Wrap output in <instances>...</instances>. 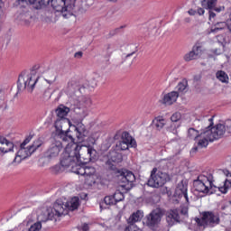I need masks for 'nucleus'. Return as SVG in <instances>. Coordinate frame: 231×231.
<instances>
[{
	"instance_id": "nucleus-29",
	"label": "nucleus",
	"mask_w": 231,
	"mask_h": 231,
	"mask_svg": "<svg viewBox=\"0 0 231 231\" xmlns=\"http://www.w3.org/2000/svg\"><path fill=\"white\" fill-rule=\"evenodd\" d=\"M152 126L153 129H157V131H162L165 127V119L162 116L155 117L152 120Z\"/></svg>"
},
{
	"instance_id": "nucleus-45",
	"label": "nucleus",
	"mask_w": 231,
	"mask_h": 231,
	"mask_svg": "<svg viewBox=\"0 0 231 231\" xmlns=\"http://www.w3.org/2000/svg\"><path fill=\"white\" fill-rule=\"evenodd\" d=\"M106 165H108L110 171H114V174H115L116 178V171H124V170H118L115 164L111 163V161H107Z\"/></svg>"
},
{
	"instance_id": "nucleus-37",
	"label": "nucleus",
	"mask_w": 231,
	"mask_h": 231,
	"mask_svg": "<svg viewBox=\"0 0 231 231\" xmlns=\"http://www.w3.org/2000/svg\"><path fill=\"white\" fill-rule=\"evenodd\" d=\"M104 203L105 205H109V206L116 205V202L115 201V197L113 195H108L104 198V201L100 204V208L104 207Z\"/></svg>"
},
{
	"instance_id": "nucleus-61",
	"label": "nucleus",
	"mask_w": 231,
	"mask_h": 231,
	"mask_svg": "<svg viewBox=\"0 0 231 231\" xmlns=\"http://www.w3.org/2000/svg\"><path fill=\"white\" fill-rule=\"evenodd\" d=\"M47 82L50 84L51 82L47 80Z\"/></svg>"
},
{
	"instance_id": "nucleus-31",
	"label": "nucleus",
	"mask_w": 231,
	"mask_h": 231,
	"mask_svg": "<svg viewBox=\"0 0 231 231\" xmlns=\"http://www.w3.org/2000/svg\"><path fill=\"white\" fill-rule=\"evenodd\" d=\"M216 79L219 80V82H222L223 84H228V74L223 70H218L216 73Z\"/></svg>"
},
{
	"instance_id": "nucleus-1",
	"label": "nucleus",
	"mask_w": 231,
	"mask_h": 231,
	"mask_svg": "<svg viewBox=\"0 0 231 231\" xmlns=\"http://www.w3.org/2000/svg\"><path fill=\"white\" fill-rule=\"evenodd\" d=\"M208 125L204 129H201L200 136L203 138L198 142V147L203 149V147L208 146V142H215L219 140L223 136H228L231 134V120H227L225 124H217L214 126V116L208 119Z\"/></svg>"
},
{
	"instance_id": "nucleus-55",
	"label": "nucleus",
	"mask_w": 231,
	"mask_h": 231,
	"mask_svg": "<svg viewBox=\"0 0 231 231\" xmlns=\"http://www.w3.org/2000/svg\"><path fill=\"white\" fill-rule=\"evenodd\" d=\"M188 14L189 15H196V10L190 9V10L188 11Z\"/></svg>"
},
{
	"instance_id": "nucleus-3",
	"label": "nucleus",
	"mask_w": 231,
	"mask_h": 231,
	"mask_svg": "<svg viewBox=\"0 0 231 231\" xmlns=\"http://www.w3.org/2000/svg\"><path fill=\"white\" fill-rule=\"evenodd\" d=\"M80 206V199L79 197H73L70 201H67L64 204L62 199H57L53 205V208H49L46 209L45 214L47 216L46 220L55 219V217H60V216H66L68 210L73 212L77 210Z\"/></svg>"
},
{
	"instance_id": "nucleus-2",
	"label": "nucleus",
	"mask_w": 231,
	"mask_h": 231,
	"mask_svg": "<svg viewBox=\"0 0 231 231\" xmlns=\"http://www.w3.org/2000/svg\"><path fill=\"white\" fill-rule=\"evenodd\" d=\"M193 187L197 192L204 196H212L217 192V189L221 194H226L228 189H231V181L226 179L224 186L218 187L214 185V175L212 173L205 172L198 176L197 180L193 181Z\"/></svg>"
},
{
	"instance_id": "nucleus-39",
	"label": "nucleus",
	"mask_w": 231,
	"mask_h": 231,
	"mask_svg": "<svg viewBox=\"0 0 231 231\" xmlns=\"http://www.w3.org/2000/svg\"><path fill=\"white\" fill-rule=\"evenodd\" d=\"M65 169L66 168L62 166V163H60L51 167L50 171L52 172V174H60V172H64Z\"/></svg>"
},
{
	"instance_id": "nucleus-34",
	"label": "nucleus",
	"mask_w": 231,
	"mask_h": 231,
	"mask_svg": "<svg viewBox=\"0 0 231 231\" xmlns=\"http://www.w3.org/2000/svg\"><path fill=\"white\" fill-rule=\"evenodd\" d=\"M217 5V0H202L201 6L206 10H212Z\"/></svg>"
},
{
	"instance_id": "nucleus-14",
	"label": "nucleus",
	"mask_w": 231,
	"mask_h": 231,
	"mask_svg": "<svg viewBox=\"0 0 231 231\" xmlns=\"http://www.w3.org/2000/svg\"><path fill=\"white\" fill-rule=\"evenodd\" d=\"M164 216H166V223L170 228L178 223H183V219L180 216V208L170 209L166 213L164 212Z\"/></svg>"
},
{
	"instance_id": "nucleus-8",
	"label": "nucleus",
	"mask_w": 231,
	"mask_h": 231,
	"mask_svg": "<svg viewBox=\"0 0 231 231\" xmlns=\"http://www.w3.org/2000/svg\"><path fill=\"white\" fill-rule=\"evenodd\" d=\"M165 216V209L162 208H157L151 211L145 217V225L150 228V230L156 231L160 226V223H162V217Z\"/></svg>"
},
{
	"instance_id": "nucleus-56",
	"label": "nucleus",
	"mask_w": 231,
	"mask_h": 231,
	"mask_svg": "<svg viewBox=\"0 0 231 231\" xmlns=\"http://www.w3.org/2000/svg\"><path fill=\"white\" fill-rule=\"evenodd\" d=\"M226 28H227V30H229V32H230V33H231V22H229V23H226Z\"/></svg>"
},
{
	"instance_id": "nucleus-21",
	"label": "nucleus",
	"mask_w": 231,
	"mask_h": 231,
	"mask_svg": "<svg viewBox=\"0 0 231 231\" xmlns=\"http://www.w3.org/2000/svg\"><path fill=\"white\" fill-rule=\"evenodd\" d=\"M200 55H201V46L195 45L193 46L191 51L184 55V60L186 62H190V60H196L197 59H199Z\"/></svg>"
},
{
	"instance_id": "nucleus-49",
	"label": "nucleus",
	"mask_w": 231,
	"mask_h": 231,
	"mask_svg": "<svg viewBox=\"0 0 231 231\" xmlns=\"http://www.w3.org/2000/svg\"><path fill=\"white\" fill-rule=\"evenodd\" d=\"M114 49H115V47H113V44H111V43L106 44V51H107L108 55H111V53H113V51H109L114 50Z\"/></svg>"
},
{
	"instance_id": "nucleus-22",
	"label": "nucleus",
	"mask_w": 231,
	"mask_h": 231,
	"mask_svg": "<svg viewBox=\"0 0 231 231\" xmlns=\"http://www.w3.org/2000/svg\"><path fill=\"white\" fill-rule=\"evenodd\" d=\"M180 120H181V114H180V112L174 113L171 116V121L172 124L171 125L170 131H172L173 134H178V127L181 125L180 123H178Z\"/></svg>"
},
{
	"instance_id": "nucleus-59",
	"label": "nucleus",
	"mask_w": 231,
	"mask_h": 231,
	"mask_svg": "<svg viewBox=\"0 0 231 231\" xmlns=\"http://www.w3.org/2000/svg\"><path fill=\"white\" fill-rule=\"evenodd\" d=\"M175 203H180V199H176Z\"/></svg>"
},
{
	"instance_id": "nucleus-40",
	"label": "nucleus",
	"mask_w": 231,
	"mask_h": 231,
	"mask_svg": "<svg viewBox=\"0 0 231 231\" xmlns=\"http://www.w3.org/2000/svg\"><path fill=\"white\" fill-rule=\"evenodd\" d=\"M85 183L88 187H93L97 183V175H88L85 177Z\"/></svg>"
},
{
	"instance_id": "nucleus-6",
	"label": "nucleus",
	"mask_w": 231,
	"mask_h": 231,
	"mask_svg": "<svg viewBox=\"0 0 231 231\" xmlns=\"http://www.w3.org/2000/svg\"><path fill=\"white\" fill-rule=\"evenodd\" d=\"M168 181H171V175L162 171H158V168L155 167L152 170L146 185L152 187V189H160V187H163Z\"/></svg>"
},
{
	"instance_id": "nucleus-11",
	"label": "nucleus",
	"mask_w": 231,
	"mask_h": 231,
	"mask_svg": "<svg viewBox=\"0 0 231 231\" xmlns=\"http://www.w3.org/2000/svg\"><path fill=\"white\" fill-rule=\"evenodd\" d=\"M42 145V140L37 139L32 143V145L26 148L25 146L23 147L20 146V149L15 155L14 162V163L17 162V158H21V160L18 161V163H21L22 160H26V158H30V156H32V154L35 152V151H37V149H39V147H41Z\"/></svg>"
},
{
	"instance_id": "nucleus-36",
	"label": "nucleus",
	"mask_w": 231,
	"mask_h": 231,
	"mask_svg": "<svg viewBox=\"0 0 231 231\" xmlns=\"http://www.w3.org/2000/svg\"><path fill=\"white\" fill-rule=\"evenodd\" d=\"M201 136V134H199V131L196 130L195 128H189L188 130V137L190 140H197Z\"/></svg>"
},
{
	"instance_id": "nucleus-4",
	"label": "nucleus",
	"mask_w": 231,
	"mask_h": 231,
	"mask_svg": "<svg viewBox=\"0 0 231 231\" xmlns=\"http://www.w3.org/2000/svg\"><path fill=\"white\" fill-rule=\"evenodd\" d=\"M79 151V150L77 144L72 145L71 149H66L61 155L60 163L62 167L65 169H68V167H72V171L75 172L79 166L82 165L81 157Z\"/></svg>"
},
{
	"instance_id": "nucleus-30",
	"label": "nucleus",
	"mask_w": 231,
	"mask_h": 231,
	"mask_svg": "<svg viewBox=\"0 0 231 231\" xmlns=\"http://www.w3.org/2000/svg\"><path fill=\"white\" fill-rule=\"evenodd\" d=\"M19 19L23 23V24H25V26H29L30 23H32V19H33V16L32 15V13L26 11L20 14Z\"/></svg>"
},
{
	"instance_id": "nucleus-54",
	"label": "nucleus",
	"mask_w": 231,
	"mask_h": 231,
	"mask_svg": "<svg viewBox=\"0 0 231 231\" xmlns=\"http://www.w3.org/2000/svg\"><path fill=\"white\" fill-rule=\"evenodd\" d=\"M222 172H223V174H225V176H231V173H230V171H228V170H222Z\"/></svg>"
},
{
	"instance_id": "nucleus-58",
	"label": "nucleus",
	"mask_w": 231,
	"mask_h": 231,
	"mask_svg": "<svg viewBox=\"0 0 231 231\" xmlns=\"http://www.w3.org/2000/svg\"><path fill=\"white\" fill-rule=\"evenodd\" d=\"M198 151V146H195L193 149H192V152H196Z\"/></svg>"
},
{
	"instance_id": "nucleus-53",
	"label": "nucleus",
	"mask_w": 231,
	"mask_h": 231,
	"mask_svg": "<svg viewBox=\"0 0 231 231\" xmlns=\"http://www.w3.org/2000/svg\"><path fill=\"white\" fill-rule=\"evenodd\" d=\"M197 13L199 14V15H203V14H205V9L199 7V8L197 10Z\"/></svg>"
},
{
	"instance_id": "nucleus-46",
	"label": "nucleus",
	"mask_w": 231,
	"mask_h": 231,
	"mask_svg": "<svg viewBox=\"0 0 231 231\" xmlns=\"http://www.w3.org/2000/svg\"><path fill=\"white\" fill-rule=\"evenodd\" d=\"M32 138H33V135L30 134L28 135L24 141L20 144L21 147H26L30 142H32Z\"/></svg>"
},
{
	"instance_id": "nucleus-47",
	"label": "nucleus",
	"mask_w": 231,
	"mask_h": 231,
	"mask_svg": "<svg viewBox=\"0 0 231 231\" xmlns=\"http://www.w3.org/2000/svg\"><path fill=\"white\" fill-rule=\"evenodd\" d=\"M125 231H140V228L134 225H130L129 227H126Z\"/></svg>"
},
{
	"instance_id": "nucleus-35",
	"label": "nucleus",
	"mask_w": 231,
	"mask_h": 231,
	"mask_svg": "<svg viewBox=\"0 0 231 231\" xmlns=\"http://www.w3.org/2000/svg\"><path fill=\"white\" fill-rule=\"evenodd\" d=\"M122 160V153L117 152H112L110 153V159L108 160V162H113L114 163H121Z\"/></svg>"
},
{
	"instance_id": "nucleus-15",
	"label": "nucleus",
	"mask_w": 231,
	"mask_h": 231,
	"mask_svg": "<svg viewBox=\"0 0 231 231\" xmlns=\"http://www.w3.org/2000/svg\"><path fill=\"white\" fill-rule=\"evenodd\" d=\"M62 151V143L60 141H54L45 152V158L47 160H55Z\"/></svg>"
},
{
	"instance_id": "nucleus-17",
	"label": "nucleus",
	"mask_w": 231,
	"mask_h": 231,
	"mask_svg": "<svg viewBox=\"0 0 231 231\" xmlns=\"http://www.w3.org/2000/svg\"><path fill=\"white\" fill-rule=\"evenodd\" d=\"M189 190V184L183 180L178 183L175 192L173 194V198H177L178 199H181L184 198L186 202L189 204V194L187 193Z\"/></svg>"
},
{
	"instance_id": "nucleus-60",
	"label": "nucleus",
	"mask_w": 231,
	"mask_h": 231,
	"mask_svg": "<svg viewBox=\"0 0 231 231\" xmlns=\"http://www.w3.org/2000/svg\"><path fill=\"white\" fill-rule=\"evenodd\" d=\"M214 53H217V49L215 50Z\"/></svg>"
},
{
	"instance_id": "nucleus-10",
	"label": "nucleus",
	"mask_w": 231,
	"mask_h": 231,
	"mask_svg": "<svg viewBox=\"0 0 231 231\" xmlns=\"http://www.w3.org/2000/svg\"><path fill=\"white\" fill-rule=\"evenodd\" d=\"M81 158V165H88L89 162H95L98 160V152L92 146H84L77 144Z\"/></svg>"
},
{
	"instance_id": "nucleus-12",
	"label": "nucleus",
	"mask_w": 231,
	"mask_h": 231,
	"mask_svg": "<svg viewBox=\"0 0 231 231\" xmlns=\"http://www.w3.org/2000/svg\"><path fill=\"white\" fill-rule=\"evenodd\" d=\"M195 221L198 226H203L207 228V226H216V225H219V216L214 214L212 211H205L202 213V217H195Z\"/></svg>"
},
{
	"instance_id": "nucleus-24",
	"label": "nucleus",
	"mask_w": 231,
	"mask_h": 231,
	"mask_svg": "<svg viewBox=\"0 0 231 231\" xmlns=\"http://www.w3.org/2000/svg\"><path fill=\"white\" fill-rule=\"evenodd\" d=\"M75 127L76 136L80 142H84V138L88 136V129L82 123H79Z\"/></svg>"
},
{
	"instance_id": "nucleus-38",
	"label": "nucleus",
	"mask_w": 231,
	"mask_h": 231,
	"mask_svg": "<svg viewBox=\"0 0 231 231\" xmlns=\"http://www.w3.org/2000/svg\"><path fill=\"white\" fill-rule=\"evenodd\" d=\"M189 86V81L187 79H182L176 87L177 93H183L185 89H187V87Z\"/></svg>"
},
{
	"instance_id": "nucleus-20",
	"label": "nucleus",
	"mask_w": 231,
	"mask_h": 231,
	"mask_svg": "<svg viewBox=\"0 0 231 231\" xmlns=\"http://www.w3.org/2000/svg\"><path fill=\"white\" fill-rule=\"evenodd\" d=\"M14 147V143L8 141L5 137L0 136V155L12 152Z\"/></svg>"
},
{
	"instance_id": "nucleus-9",
	"label": "nucleus",
	"mask_w": 231,
	"mask_h": 231,
	"mask_svg": "<svg viewBox=\"0 0 231 231\" xmlns=\"http://www.w3.org/2000/svg\"><path fill=\"white\" fill-rule=\"evenodd\" d=\"M39 81V78H35L33 74H28L24 76L23 72L19 75L17 81L18 91L27 89L29 93H33L35 89V84Z\"/></svg>"
},
{
	"instance_id": "nucleus-48",
	"label": "nucleus",
	"mask_w": 231,
	"mask_h": 231,
	"mask_svg": "<svg viewBox=\"0 0 231 231\" xmlns=\"http://www.w3.org/2000/svg\"><path fill=\"white\" fill-rule=\"evenodd\" d=\"M211 10L213 12H217V14H219V12H223L225 10V6H219V7H216V5L211 8Z\"/></svg>"
},
{
	"instance_id": "nucleus-26",
	"label": "nucleus",
	"mask_w": 231,
	"mask_h": 231,
	"mask_svg": "<svg viewBox=\"0 0 231 231\" xmlns=\"http://www.w3.org/2000/svg\"><path fill=\"white\" fill-rule=\"evenodd\" d=\"M121 141L125 142V143H128L130 147L136 148V140L131 136V134L128 132H123L121 135Z\"/></svg>"
},
{
	"instance_id": "nucleus-51",
	"label": "nucleus",
	"mask_w": 231,
	"mask_h": 231,
	"mask_svg": "<svg viewBox=\"0 0 231 231\" xmlns=\"http://www.w3.org/2000/svg\"><path fill=\"white\" fill-rule=\"evenodd\" d=\"M80 230L89 231V225H88V223L83 224V226L80 227Z\"/></svg>"
},
{
	"instance_id": "nucleus-42",
	"label": "nucleus",
	"mask_w": 231,
	"mask_h": 231,
	"mask_svg": "<svg viewBox=\"0 0 231 231\" xmlns=\"http://www.w3.org/2000/svg\"><path fill=\"white\" fill-rule=\"evenodd\" d=\"M92 101L91 98L89 97H84L81 101V103L79 105L83 106V107H85V109H89V107H91L92 105Z\"/></svg>"
},
{
	"instance_id": "nucleus-57",
	"label": "nucleus",
	"mask_w": 231,
	"mask_h": 231,
	"mask_svg": "<svg viewBox=\"0 0 231 231\" xmlns=\"http://www.w3.org/2000/svg\"><path fill=\"white\" fill-rule=\"evenodd\" d=\"M133 55H134V51H133L132 53H129L125 56V59H129V57H133Z\"/></svg>"
},
{
	"instance_id": "nucleus-50",
	"label": "nucleus",
	"mask_w": 231,
	"mask_h": 231,
	"mask_svg": "<svg viewBox=\"0 0 231 231\" xmlns=\"http://www.w3.org/2000/svg\"><path fill=\"white\" fill-rule=\"evenodd\" d=\"M208 14H209V21H212V19H214V17H216V13H214V11L212 9H208Z\"/></svg>"
},
{
	"instance_id": "nucleus-5",
	"label": "nucleus",
	"mask_w": 231,
	"mask_h": 231,
	"mask_svg": "<svg viewBox=\"0 0 231 231\" xmlns=\"http://www.w3.org/2000/svg\"><path fill=\"white\" fill-rule=\"evenodd\" d=\"M75 3L77 0H51V6L53 10L60 12L64 19H68L77 14Z\"/></svg>"
},
{
	"instance_id": "nucleus-7",
	"label": "nucleus",
	"mask_w": 231,
	"mask_h": 231,
	"mask_svg": "<svg viewBox=\"0 0 231 231\" xmlns=\"http://www.w3.org/2000/svg\"><path fill=\"white\" fill-rule=\"evenodd\" d=\"M54 127L56 129V134L60 140L68 143H73V142H75L73 136L68 134V133H69V127H71L70 120L65 119L61 122H55Z\"/></svg>"
},
{
	"instance_id": "nucleus-23",
	"label": "nucleus",
	"mask_w": 231,
	"mask_h": 231,
	"mask_svg": "<svg viewBox=\"0 0 231 231\" xmlns=\"http://www.w3.org/2000/svg\"><path fill=\"white\" fill-rule=\"evenodd\" d=\"M179 97L180 93L176 91H171L168 94H165L162 98V104H165L166 106H172V104L178 100Z\"/></svg>"
},
{
	"instance_id": "nucleus-44",
	"label": "nucleus",
	"mask_w": 231,
	"mask_h": 231,
	"mask_svg": "<svg viewBox=\"0 0 231 231\" xmlns=\"http://www.w3.org/2000/svg\"><path fill=\"white\" fill-rule=\"evenodd\" d=\"M124 28H125V25H121L120 27L111 30L108 34L109 37H115V35H118V33H120L121 30H124Z\"/></svg>"
},
{
	"instance_id": "nucleus-16",
	"label": "nucleus",
	"mask_w": 231,
	"mask_h": 231,
	"mask_svg": "<svg viewBox=\"0 0 231 231\" xmlns=\"http://www.w3.org/2000/svg\"><path fill=\"white\" fill-rule=\"evenodd\" d=\"M116 180L118 183H134L136 181V177L133 171H116Z\"/></svg>"
},
{
	"instance_id": "nucleus-27",
	"label": "nucleus",
	"mask_w": 231,
	"mask_h": 231,
	"mask_svg": "<svg viewBox=\"0 0 231 231\" xmlns=\"http://www.w3.org/2000/svg\"><path fill=\"white\" fill-rule=\"evenodd\" d=\"M71 111H74V113H76V115H79L80 118H86L89 113V110H88V108L84 107V106L81 105L71 107Z\"/></svg>"
},
{
	"instance_id": "nucleus-13",
	"label": "nucleus",
	"mask_w": 231,
	"mask_h": 231,
	"mask_svg": "<svg viewBox=\"0 0 231 231\" xmlns=\"http://www.w3.org/2000/svg\"><path fill=\"white\" fill-rule=\"evenodd\" d=\"M51 5V0H17L16 5L20 8H26L28 5H31L34 10H42L46 8L47 5Z\"/></svg>"
},
{
	"instance_id": "nucleus-52",
	"label": "nucleus",
	"mask_w": 231,
	"mask_h": 231,
	"mask_svg": "<svg viewBox=\"0 0 231 231\" xmlns=\"http://www.w3.org/2000/svg\"><path fill=\"white\" fill-rule=\"evenodd\" d=\"M82 55H84L82 51H78L74 54V57L75 59H82Z\"/></svg>"
},
{
	"instance_id": "nucleus-43",
	"label": "nucleus",
	"mask_w": 231,
	"mask_h": 231,
	"mask_svg": "<svg viewBox=\"0 0 231 231\" xmlns=\"http://www.w3.org/2000/svg\"><path fill=\"white\" fill-rule=\"evenodd\" d=\"M117 147H119V149L121 151H127V149H129V147H131V144L124 142V141H119L116 144Z\"/></svg>"
},
{
	"instance_id": "nucleus-33",
	"label": "nucleus",
	"mask_w": 231,
	"mask_h": 231,
	"mask_svg": "<svg viewBox=\"0 0 231 231\" xmlns=\"http://www.w3.org/2000/svg\"><path fill=\"white\" fill-rule=\"evenodd\" d=\"M179 216H180L181 219H183V223L189 219V206H180L179 208Z\"/></svg>"
},
{
	"instance_id": "nucleus-19",
	"label": "nucleus",
	"mask_w": 231,
	"mask_h": 231,
	"mask_svg": "<svg viewBox=\"0 0 231 231\" xmlns=\"http://www.w3.org/2000/svg\"><path fill=\"white\" fill-rule=\"evenodd\" d=\"M71 111V108L64 106V105H60L56 109L55 113L58 116L57 120L55 122H62L64 120H69L66 118L68 116V114Z\"/></svg>"
},
{
	"instance_id": "nucleus-41",
	"label": "nucleus",
	"mask_w": 231,
	"mask_h": 231,
	"mask_svg": "<svg viewBox=\"0 0 231 231\" xmlns=\"http://www.w3.org/2000/svg\"><path fill=\"white\" fill-rule=\"evenodd\" d=\"M113 196L116 205V203H120V201H124V199H125V196H124V193H122L120 190L116 191Z\"/></svg>"
},
{
	"instance_id": "nucleus-18",
	"label": "nucleus",
	"mask_w": 231,
	"mask_h": 231,
	"mask_svg": "<svg viewBox=\"0 0 231 231\" xmlns=\"http://www.w3.org/2000/svg\"><path fill=\"white\" fill-rule=\"evenodd\" d=\"M75 174H79L80 176H95V174H97V169H95V167L92 166H86V164L84 165H79L78 166V168L76 169V171H74Z\"/></svg>"
},
{
	"instance_id": "nucleus-25",
	"label": "nucleus",
	"mask_w": 231,
	"mask_h": 231,
	"mask_svg": "<svg viewBox=\"0 0 231 231\" xmlns=\"http://www.w3.org/2000/svg\"><path fill=\"white\" fill-rule=\"evenodd\" d=\"M48 217V215H46V211L39 216L40 221L32 224L30 228L28 229L29 231H39L41 228H42V223H46V221H50V219L45 220Z\"/></svg>"
},
{
	"instance_id": "nucleus-28",
	"label": "nucleus",
	"mask_w": 231,
	"mask_h": 231,
	"mask_svg": "<svg viewBox=\"0 0 231 231\" xmlns=\"http://www.w3.org/2000/svg\"><path fill=\"white\" fill-rule=\"evenodd\" d=\"M142 217H143V212L137 210L129 217L127 223L128 225H134L137 221H142Z\"/></svg>"
},
{
	"instance_id": "nucleus-32",
	"label": "nucleus",
	"mask_w": 231,
	"mask_h": 231,
	"mask_svg": "<svg viewBox=\"0 0 231 231\" xmlns=\"http://www.w3.org/2000/svg\"><path fill=\"white\" fill-rule=\"evenodd\" d=\"M215 28L211 27L210 33H217V32H221V30H225L227 24L226 22H217L214 24Z\"/></svg>"
}]
</instances>
